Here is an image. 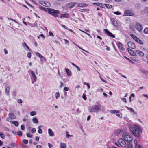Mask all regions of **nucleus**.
Returning <instances> with one entry per match:
<instances>
[{"mask_svg": "<svg viewBox=\"0 0 148 148\" xmlns=\"http://www.w3.org/2000/svg\"><path fill=\"white\" fill-rule=\"evenodd\" d=\"M122 136L124 139L128 142H131L133 140L132 136L129 133L124 132L122 135Z\"/></svg>", "mask_w": 148, "mask_h": 148, "instance_id": "obj_3", "label": "nucleus"}, {"mask_svg": "<svg viewBox=\"0 0 148 148\" xmlns=\"http://www.w3.org/2000/svg\"><path fill=\"white\" fill-rule=\"evenodd\" d=\"M32 120L33 122L34 123H37L38 122V120L36 118H33Z\"/></svg>", "mask_w": 148, "mask_h": 148, "instance_id": "obj_29", "label": "nucleus"}, {"mask_svg": "<svg viewBox=\"0 0 148 148\" xmlns=\"http://www.w3.org/2000/svg\"><path fill=\"white\" fill-rule=\"evenodd\" d=\"M39 8L40 9L43 10H44V11H47V8L46 9L44 7L40 6Z\"/></svg>", "mask_w": 148, "mask_h": 148, "instance_id": "obj_36", "label": "nucleus"}, {"mask_svg": "<svg viewBox=\"0 0 148 148\" xmlns=\"http://www.w3.org/2000/svg\"><path fill=\"white\" fill-rule=\"evenodd\" d=\"M117 45L119 48H121L123 46V45L120 42H118Z\"/></svg>", "mask_w": 148, "mask_h": 148, "instance_id": "obj_37", "label": "nucleus"}, {"mask_svg": "<svg viewBox=\"0 0 148 148\" xmlns=\"http://www.w3.org/2000/svg\"><path fill=\"white\" fill-rule=\"evenodd\" d=\"M129 129L133 134L136 137H139L140 133L142 132L140 127L138 125H133L129 127Z\"/></svg>", "mask_w": 148, "mask_h": 148, "instance_id": "obj_1", "label": "nucleus"}, {"mask_svg": "<svg viewBox=\"0 0 148 148\" xmlns=\"http://www.w3.org/2000/svg\"><path fill=\"white\" fill-rule=\"evenodd\" d=\"M141 13L143 14H148V8H147L146 9L142 10Z\"/></svg>", "mask_w": 148, "mask_h": 148, "instance_id": "obj_16", "label": "nucleus"}, {"mask_svg": "<svg viewBox=\"0 0 148 148\" xmlns=\"http://www.w3.org/2000/svg\"><path fill=\"white\" fill-rule=\"evenodd\" d=\"M82 98L84 99V100H86L87 98L86 97V95L84 93L83 95Z\"/></svg>", "mask_w": 148, "mask_h": 148, "instance_id": "obj_42", "label": "nucleus"}, {"mask_svg": "<svg viewBox=\"0 0 148 148\" xmlns=\"http://www.w3.org/2000/svg\"><path fill=\"white\" fill-rule=\"evenodd\" d=\"M4 129L5 131H9V129L6 127H4Z\"/></svg>", "mask_w": 148, "mask_h": 148, "instance_id": "obj_62", "label": "nucleus"}, {"mask_svg": "<svg viewBox=\"0 0 148 148\" xmlns=\"http://www.w3.org/2000/svg\"><path fill=\"white\" fill-rule=\"evenodd\" d=\"M0 136L2 138L4 139L5 138V135L2 132L0 133Z\"/></svg>", "mask_w": 148, "mask_h": 148, "instance_id": "obj_39", "label": "nucleus"}, {"mask_svg": "<svg viewBox=\"0 0 148 148\" xmlns=\"http://www.w3.org/2000/svg\"><path fill=\"white\" fill-rule=\"evenodd\" d=\"M136 27L137 30L139 32H140L142 30V27L140 24L139 23H137L136 24Z\"/></svg>", "mask_w": 148, "mask_h": 148, "instance_id": "obj_14", "label": "nucleus"}, {"mask_svg": "<svg viewBox=\"0 0 148 148\" xmlns=\"http://www.w3.org/2000/svg\"><path fill=\"white\" fill-rule=\"evenodd\" d=\"M135 51L136 53L141 57H142L144 56V54L142 51L137 50H135Z\"/></svg>", "mask_w": 148, "mask_h": 148, "instance_id": "obj_11", "label": "nucleus"}, {"mask_svg": "<svg viewBox=\"0 0 148 148\" xmlns=\"http://www.w3.org/2000/svg\"><path fill=\"white\" fill-rule=\"evenodd\" d=\"M23 142L25 144H27L28 143V140H27L24 139L23 140Z\"/></svg>", "mask_w": 148, "mask_h": 148, "instance_id": "obj_45", "label": "nucleus"}, {"mask_svg": "<svg viewBox=\"0 0 148 148\" xmlns=\"http://www.w3.org/2000/svg\"><path fill=\"white\" fill-rule=\"evenodd\" d=\"M49 34L50 36H53V34L51 31H50L49 32Z\"/></svg>", "mask_w": 148, "mask_h": 148, "instance_id": "obj_51", "label": "nucleus"}, {"mask_svg": "<svg viewBox=\"0 0 148 148\" xmlns=\"http://www.w3.org/2000/svg\"><path fill=\"white\" fill-rule=\"evenodd\" d=\"M101 106L100 104L93 105L89 108V111L90 113L97 112L101 110Z\"/></svg>", "mask_w": 148, "mask_h": 148, "instance_id": "obj_2", "label": "nucleus"}, {"mask_svg": "<svg viewBox=\"0 0 148 148\" xmlns=\"http://www.w3.org/2000/svg\"><path fill=\"white\" fill-rule=\"evenodd\" d=\"M48 145L49 148H51L52 147V145L49 143H48Z\"/></svg>", "mask_w": 148, "mask_h": 148, "instance_id": "obj_55", "label": "nucleus"}, {"mask_svg": "<svg viewBox=\"0 0 148 148\" xmlns=\"http://www.w3.org/2000/svg\"><path fill=\"white\" fill-rule=\"evenodd\" d=\"M65 71L68 76H70L71 75V72L68 68H65Z\"/></svg>", "mask_w": 148, "mask_h": 148, "instance_id": "obj_21", "label": "nucleus"}, {"mask_svg": "<svg viewBox=\"0 0 148 148\" xmlns=\"http://www.w3.org/2000/svg\"><path fill=\"white\" fill-rule=\"evenodd\" d=\"M64 90L66 91H67L69 90V88L67 87H65L64 88Z\"/></svg>", "mask_w": 148, "mask_h": 148, "instance_id": "obj_60", "label": "nucleus"}, {"mask_svg": "<svg viewBox=\"0 0 148 148\" xmlns=\"http://www.w3.org/2000/svg\"><path fill=\"white\" fill-rule=\"evenodd\" d=\"M134 14V13L131 10H127L125 11L124 13V16H132Z\"/></svg>", "mask_w": 148, "mask_h": 148, "instance_id": "obj_6", "label": "nucleus"}, {"mask_svg": "<svg viewBox=\"0 0 148 148\" xmlns=\"http://www.w3.org/2000/svg\"><path fill=\"white\" fill-rule=\"evenodd\" d=\"M37 56H38L40 58H41L42 57V56L41 54L39 53L38 52H37L36 53Z\"/></svg>", "mask_w": 148, "mask_h": 148, "instance_id": "obj_41", "label": "nucleus"}, {"mask_svg": "<svg viewBox=\"0 0 148 148\" xmlns=\"http://www.w3.org/2000/svg\"><path fill=\"white\" fill-rule=\"evenodd\" d=\"M38 133L41 134L42 133V130L41 129H38Z\"/></svg>", "mask_w": 148, "mask_h": 148, "instance_id": "obj_57", "label": "nucleus"}, {"mask_svg": "<svg viewBox=\"0 0 148 148\" xmlns=\"http://www.w3.org/2000/svg\"><path fill=\"white\" fill-rule=\"evenodd\" d=\"M30 72L32 75V77H33V79L34 80H32V83L33 84L35 82L36 80V76L35 74L34 73L33 71H31Z\"/></svg>", "mask_w": 148, "mask_h": 148, "instance_id": "obj_9", "label": "nucleus"}, {"mask_svg": "<svg viewBox=\"0 0 148 148\" xmlns=\"http://www.w3.org/2000/svg\"><path fill=\"white\" fill-rule=\"evenodd\" d=\"M27 56L28 57L30 58L31 56V53L30 52H28L27 54Z\"/></svg>", "mask_w": 148, "mask_h": 148, "instance_id": "obj_46", "label": "nucleus"}, {"mask_svg": "<svg viewBox=\"0 0 148 148\" xmlns=\"http://www.w3.org/2000/svg\"><path fill=\"white\" fill-rule=\"evenodd\" d=\"M56 99H57L60 96V94L59 92H57L56 94Z\"/></svg>", "mask_w": 148, "mask_h": 148, "instance_id": "obj_38", "label": "nucleus"}, {"mask_svg": "<svg viewBox=\"0 0 148 148\" xmlns=\"http://www.w3.org/2000/svg\"><path fill=\"white\" fill-rule=\"evenodd\" d=\"M127 45L128 47L132 49H135L136 48V45L135 44L132 42L130 41L127 43Z\"/></svg>", "mask_w": 148, "mask_h": 148, "instance_id": "obj_7", "label": "nucleus"}, {"mask_svg": "<svg viewBox=\"0 0 148 148\" xmlns=\"http://www.w3.org/2000/svg\"><path fill=\"white\" fill-rule=\"evenodd\" d=\"M22 45L24 47H26L29 50V47L25 42L22 43Z\"/></svg>", "mask_w": 148, "mask_h": 148, "instance_id": "obj_34", "label": "nucleus"}, {"mask_svg": "<svg viewBox=\"0 0 148 148\" xmlns=\"http://www.w3.org/2000/svg\"><path fill=\"white\" fill-rule=\"evenodd\" d=\"M18 103L21 104V103H22V101L21 99H18Z\"/></svg>", "mask_w": 148, "mask_h": 148, "instance_id": "obj_48", "label": "nucleus"}, {"mask_svg": "<svg viewBox=\"0 0 148 148\" xmlns=\"http://www.w3.org/2000/svg\"><path fill=\"white\" fill-rule=\"evenodd\" d=\"M127 50L129 52L131 55L133 56H135L137 55V54L136 53V52L135 51H134L129 48H128Z\"/></svg>", "mask_w": 148, "mask_h": 148, "instance_id": "obj_10", "label": "nucleus"}, {"mask_svg": "<svg viewBox=\"0 0 148 148\" xmlns=\"http://www.w3.org/2000/svg\"><path fill=\"white\" fill-rule=\"evenodd\" d=\"M48 130L49 135L51 136H54V133L52 130L50 129H49Z\"/></svg>", "mask_w": 148, "mask_h": 148, "instance_id": "obj_18", "label": "nucleus"}, {"mask_svg": "<svg viewBox=\"0 0 148 148\" xmlns=\"http://www.w3.org/2000/svg\"><path fill=\"white\" fill-rule=\"evenodd\" d=\"M143 96H144V97L147 98L148 99V95L145 94H143Z\"/></svg>", "mask_w": 148, "mask_h": 148, "instance_id": "obj_63", "label": "nucleus"}, {"mask_svg": "<svg viewBox=\"0 0 148 148\" xmlns=\"http://www.w3.org/2000/svg\"><path fill=\"white\" fill-rule=\"evenodd\" d=\"M42 4L44 6L47 7H49L50 6V3L48 2H43V3Z\"/></svg>", "mask_w": 148, "mask_h": 148, "instance_id": "obj_19", "label": "nucleus"}, {"mask_svg": "<svg viewBox=\"0 0 148 148\" xmlns=\"http://www.w3.org/2000/svg\"><path fill=\"white\" fill-rule=\"evenodd\" d=\"M100 77V79H101V80L102 81H103V82H105V83H107V82H106L105 80H104V79H103V78H102L101 77Z\"/></svg>", "mask_w": 148, "mask_h": 148, "instance_id": "obj_59", "label": "nucleus"}, {"mask_svg": "<svg viewBox=\"0 0 148 148\" xmlns=\"http://www.w3.org/2000/svg\"><path fill=\"white\" fill-rule=\"evenodd\" d=\"M104 5L106 7H107L108 8H111L112 7V6L111 5L109 4H104Z\"/></svg>", "mask_w": 148, "mask_h": 148, "instance_id": "obj_30", "label": "nucleus"}, {"mask_svg": "<svg viewBox=\"0 0 148 148\" xmlns=\"http://www.w3.org/2000/svg\"><path fill=\"white\" fill-rule=\"evenodd\" d=\"M17 134L20 136V137H21L22 135V132L21 131H18L17 132Z\"/></svg>", "mask_w": 148, "mask_h": 148, "instance_id": "obj_33", "label": "nucleus"}, {"mask_svg": "<svg viewBox=\"0 0 148 148\" xmlns=\"http://www.w3.org/2000/svg\"><path fill=\"white\" fill-rule=\"evenodd\" d=\"M88 5V4L86 3H79L77 5V6L78 7H86Z\"/></svg>", "mask_w": 148, "mask_h": 148, "instance_id": "obj_20", "label": "nucleus"}, {"mask_svg": "<svg viewBox=\"0 0 148 148\" xmlns=\"http://www.w3.org/2000/svg\"><path fill=\"white\" fill-rule=\"evenodd\" d=\"M120 99L124 102H125V103L127 102L126 99L125 98H122L121 97H120Z\"/></svg>", "mask_w": 148, "mask_h": 148, "instance_id": "obj_44", "label": "nucleus"}, {"mask_svg": "<svg viewBox=\"0 0 148 148\" xmlns=\"http://www.w3.org/2000/svg\"><path fill=\"white\" fill-rule=\"evenodd\" d=\"M10 87L9 86H6L5 87V92L7 95H9V92L10 90Z\"/></svg>", "mask_w": 148, "mask_h": 148, "instance_id": "obj_13", "label": "nucleus"}, {"mask_svg": "<svg viewBox=\"0 0 148 148\" xmlns=\"http://www.w3.org/2000/svg\"><path fill=\"white\" fill-rule=\"evenodd\" d=\"M41 147H42L40 145H38L36 146V147L37 148H41Z\"/></svg>", "mask_w": 148, "mask_h": 148, "instance_id": "obj_64", "label": "nucleus"}, {"mask_svg": "<svg viewBox=\"0 0 148 148\" xmlns=\"http://www.w3.org/2000/svg\"><path fill=\"white\" fill-rule=\"evenodd\" d=\"M129 144H127V146H126L125 148H134L132 144L130 143V142H129Z\"/></svg>", "mask_w": 148, "mask_h": 148, "instance_id": "obj_25", "label": "nucleus"}, {"mask_svg": "<svg viewBox=\"0 0 148 148\" xmlns=\"http://www.w3.org/2000/svg\"><path fill=\"white\" fill-rule=\"evenodd\" d=\"M144 33L145 34H148V28H145L144 30Z\"/></svg>", "mask_w": 148, "mask_h": 148, "instance_id": "obj_40", "label": "nucleus"}, {"mask_svg": "<svg viewBox=\"0 0 148 148\" xmlns=\"http://www.w3.org/2000/svg\"><path fill=\"white\" fill-rule=\"evenodd\" d=\"M122 131L121 129L117 130L115 132V134L116 136L118 135Z\"/></svg>", "mask_w": 148, "mask_h": 148, "instance_id": "obj_22", "label": "nucleus"}, {"mask_svg": "<svg viewBox=\"0 0 148 148\" xmlns=\"http://www.w3.org/2000/svg\"><path fill=\"white\" fill-rule=\"evenodd\" d=\"M41 60H44L45 61V58L43 56H42L41 58H40Z\"/></svg>", "mask_w": 148, "mask_h": 148, "instance_id": "obj_58", "label": "nucleus"}, {"mask_svg": "<svg viewBox=\"0 0 148 148\" xmlns=\"http://www.w3.org/2000/svg\"><path fill=\"white\" fill-rule=\"evenodd\" d=\"M134 143L135 148H142V147L138 144V143L136 140H135Z\"/></svg>", "mask_w": 148, "mask_h": 148, "instance_id": "obj_15", "label": "nucleus"}, {"mask_svg": "<svg viewBox=\"0 0 148 148\" xmlns=\"http://www.w3.org/2000/svg\"><path fill=\"white\" fill-rule=\"evenodd\" d=\"M129 110H130V111L134 113L135 112L134 111L132 108H129Z\"/></svg>", "mask_w": 148, "mask_h": 148, "instance_id": "obj_61", "label": "nucleus"}, {"mask_svg": "<svg viewBox=\"0 0 148 148\" xmlns=\"http://www.w3.org/2000/svg\"><path fill=\"white\" fill-rule=\"evenodd\" d=\"M111 21L112 24L115 26L116 27H117L118 25V24L117 21L115 20V19L113 18H111Z\"/></svg>", "mask_w": 148, "mask_h": 148, "instance_id": "obj_12", "label": "nucleus"}, {"mask_svg": "<svg viewBox=\"0 0 148 148\" xmlns=\"http://www.w3.org/2000/svg\"><path fill=\"white\" fill-rule=\"evenodd\" d=\"M138 42H141V40H140V39L138 38L137 37L136 38H135V39L134 40Z\"/></svg>", "mask_w": 148, "mask_h": 148, "instance_id": "obj_43", "label": "nucleus"}, {"mask_svg": "<svg viewBox=\"0 0 148 148\" xmlns=\"http://www.w3.org/2000/svg\"><path fill=\"white\" fill-rule=\"evenodd\" d=\"M93 4L94 5H96L102 7V4L100 3H93Z\"/></svg>", "mask_w": 148, "mask_h": 148, "instance_id": "obj_32", "label": "nucleus"}, {"mask_svg": "<svg viewBox=\"0 0 148 148\" xmlns=\"http://www.w3.org/2000/svg\"><path fill=\"white\" fill-rule=\"evenodd\" d=\"M36 113L35 111H33L31 112L30 113V114L31 116H34L36 114Z\"/></svg>", "mask_w": 148, "mask_h": 148, "instance_id": "obj_35", "label": "nucleus"}, {"mask_svg": "<svg viewBox=\"0 0 148 148\" xmlns=\"http://www.w3.org/2000/svg\"><path fill=\"white\" fill-rule=\"evenodd\" d=\"M118 143L122 147H125L127 146L126 142L122 138L119 139L118 141Z\"/></svg>", "mask_w": 148, "mask_h": 148, "instance_id": "obj_5", "label": "nucleus"}, {"mask_svg": "<svg viewBox=\"0 0 148 148\" xmlns=\"http://www.w3.org/2000/svg\"><path fill=\"white\" fill-rule=\"evenodd\" d=\"M104 31L105 33L107 34L108 36L112 37L114 38L115 37V36L113 35L112 33L110 32L108 29H104Z\"/></svg>", "mask_w": 148, "mask_h": 148, "instance_id": "obj_8", "label": "nucleus"}, {"mask_svg": "<svg viewBox=\"0 0 148 148\" xmlns=\"http://www.w3.org/2000/svg\"><path fill=\"white\" fill-rule=\"evenodd\" d=\"M76 3H70L69 4V8H71L73 7Z\"/></svg>", "mask_w": 148, "mask_h": 148, "instance_id": "obj_26", "label": "nucleus"}, {"mask_svg": "<svg viewBox=\"0 0 148 148\" xmlns=\"http://www.w3.org/2000/svg\"><path fill=\"white\" fill-rule=\"evenodd\" d=\"M60 146L61 148H66V145L65 143H61Z\"/></svg>", "mask_w": 148, "mask_h": 148, "instance_id": "obj_27", "label": "nucleus"}, {"mask_svg": "<svg viewBox=\"0 0 148 148\" xmlns=\"http://www.w3.org/2000/svg\"><path fill=\"white\" fill-rule=\"evenodd\" d=\"M66 135L67 137L68 138L70 136V135L69 134H68V132L66 131Z\"/></svg>", "mask_w": 148, "mask_h": 148, "instance_id": "obj_56", "label": "nucleus"}, {"mask_svg": "<svg viewBox=\"0 0 148 148\" xmlns=\"http://www.w3.org/2000/svg\"><path fill=\"white\" fill-rule=\"evenodd\" d=\"M8 115L9 117L11 118L15 119L16 118L15 116L12 113H9Z\"/></svg>", "mask_w": 148, "mask_h": 148, "instance_id": "obj_23", "label": "nucleus"}, {"mask_svg": "<svg viewBox=\"0 0 148 148\" xmlns=\"http://www.w3.org/2000/svg\"><path fill=\"white\" fill-rule=\"evenodd\" d=\"M36 131V129L34 128H32L31 130V132L32 133H34Z\"/></svg>", "mask_w": 148, "mask_h": 148, "instance_id": "obj_50", "label": "nucleus"}, {"mask_svg": "<svg viewBox=\"0 0 148 148\" xmlns=\"http://www.w3.org/2000/svg\"><path fill=\"white\" fill-rule=\"evenodd\" d=\"M12 124H14L16 126H17L19 125L17 121H13L12 122Z\"/></svg>", "mask_w": 148, "mask_h": 148, "instance_id": "obj_31", "label": "nucleus"}, {"mask_svg": "<svg viewBox=\"0 0 148 148\" xmlns=\"http://www.w3.org/2000/svg\"><path fill=\"white\" fill-rule=\"evenodd\" d=\"M114 13L117 15H119L120 14V13L118 11L114 12Z\"/></svg>", "mask_w": 148, "mask_h": 148, "instance_id": "obj_49", "label": "nucleus"}, {"mask_svg": "<svg viewBox=\"0 0 148 148\" xmlns=\"http://www.w3.org/2000/svg\"><path fill=\"white\" fill-rule=\"evenodd\" d=\"M87 11V9H81L79 10V11L81 12H83V11L86 12Z\"/></svg>", "mask_w": 148, "mask_h": 148, "instance_id": "obj_54", "label": "nucleus"}, {"mask_svg": "<svg viewBox=\"0 0 148 148\" xmlns=\"http://www.w3.org/2000/svg\"><path fill=\"white\" fill-rule=\"evenodd\" d=\"M131 36L134 40H135V38H136V37L133 34H131Z\"/></svg>", "mask_w": 148, "mask_h": 148, "instance_id": "obj_52", "label": "nucleus"}, {"mask_svg": "<svg viewBox=\"0 0 148 148\" xmlns=\"http://www.w3.org/2000/svg\"><path fill=\"white\" fill-rule=\"evenodd\" d=\"M21 128L22 130H25V127L24 125H21Z\"/></svg>", "mask_w": 148, "mask_h": 148, "instance_id": "obj_47", "label": "nucleus"}, {"mask_svg": "<svg viewBox=\"0 0 148 148\" xmlns=\"http://www.w3.org/2000/svg\"><path fill=\"white\" fill-rule=\"evenodd\" d=\"M140 71L141 73L143 74L144 75H146L147 73L148 72L146 71L143 70H140Z\"/></svg>", "mask_w": 148, "mask_h": 148, "instance_id": "obj_28", "label": "nucleus"}, {"mask_svg": "<svg viewBox=\"0 0 148 148\" xmlns=\"http://www.w3.org/2000/svg\"><path fill=\"white\" fill-rule=\"evenodd\" d=\"M110 112L112 114L118 113L119 112V111L115 110H110Z\"/></svg>", "mask_w": 148, "mask_h": 148, "instance_id": "obj_24", "label": "nucleus"}, {"mask_svg": "<svg viewBox=\"0 0 148 148\" xmlns=\"http://www.w3.org/2000/svg\"><path fill=\"white\" fill-rule=\"evenodd\" d=\"M48 10L49 13L53 15L55 17H57L58 16L57 14H59V10H55L51 8H47Z\"/></svg>", "mask_w": 148, "mask_h": 148, "instance_id": "obj_4", "label": "nucleus"}, {"mask_svg": "<svg viewBox=\"0 0 148 148\" xmlns=\"http://www.w3.org/2000/svg\"><path fill=\"white\" fill-rule=\"evenodd\" d=\"M27 136V137H32V135H30L29 134L27 133L26 134Z\"/></svg>", "mask_w": 148, "mask_h": 148, "instance_id": "obj_53", "label": "nucleus"}, {"mask_svg": "<svg viewBox=\"0 0 148 148\" xmlns=\"http://www.w3.org/2000/svg\"><path fill=\"white\" fill-rule=\"evenodd\" d=\"M69 16V14L67 13L61 14L60 16V18H68Z\"/></svg>", "mask_w": 148, "mask_h": 148, "instance_id": "obj_17", "label": "nucleus"}]
</instances>
